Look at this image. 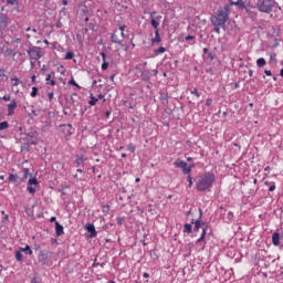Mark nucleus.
Listing matches in <instances>:
<instances>
[{"mask_svg": "<svg viewBox=\"0 0 283 283\" xmlns=\"http://www.w3.org/2000/svg\"><path fill=\"white\" fill-rule=\"evenodd\" d=\"M50 260L48 259V251H40L38 254V264L42 266L48 264Z\"/></svg>", "mask_w": 283, "mask_h": 283, "instance_id": "nucleus-9", "label": "nucleus"}, {"mask_svg": "<svg viewBox=\"0 0 283 283\" xmlns=\"http://www.w3.org/2000/svg\"><path fill=\"white\" fill-rule=\"evenodd\" d=\"M256 8L260 12H265V14H271L274 8L282 10V7L275 0H258Z\"/></svg>", "mask_w": 283, "mask_h": 283, "instance_id": "nucleus-2", "label": "nucleus"}, {"mask_svg": "<svg viewBox=\"0 0 283 283\" xmlns=\"http://www.w3.org/2000/svg\"><path fill=\"white\" fill-rule=\"evenodd\" d=\"M12 81H13V86L14 87H17V85H19V83H20L18 77H13Z\"/></svg>", "mask_w": 283, "mask_h": 283, "instance_id": "nucleus-36", "label": "nucleus"}, {"mask_svg": "<svg viewBox=\"0 0 283 283\" xmlns=\"http://www.w3.org/2000/svg\"><path fill=\"white\" fill-rule=\"evenodd\" d=\"M109 116H112V112L107 111V112L105 113V117H106V118H109Z\"/></svg>", "mask_w": 283, "mask_h": 283, "instance_id": "nucleus-50", "label": "nucleus"}, {"mask_svg": "<svg viewBox=\"0 0 283 283\" xmlns=\"http://www.w3.org/2000/svg\"><path fill=\"white\" fill-rule=\"evenodd\" d=\"M15 260L18 262H22L23 261V253L21 252V250L15 252Z\"/></svg>", "mask_w": 283, "mask_h": 283, "instance_id": "nucleus-22", "label": "nucleus"}, {"mask_svg": "<svg viewBox=\"0 0 283 283\" xmlns=\"http://www.w3.org/2000/svg\"><path fill=\"white\" fill-rule=\"evenodd\" d=\"M2 101H10V95H4V96L2 97Z\"/></svg>", "mask_w": 283, "mask_h": 283, "instance_id": "nucleus-48", "label": "nucleus"}, {"mask_svg": "<svg viewBox=\"0 0 283 283\" xmlns=\"http://www.w3.org/2000/svg\"><path fill=\"white\" fill-rule=\"evenodd\" d=\"M128 149H129V151H132V154H134L136 151V147H134V146H129Z\"/></svg>", "mask_w": 283, "mask_h": 283, "instance_id": "nucleus-44", "label": "nucleus"}, {"mask_svg": "<svg viewBox=\"0 0 283 283\" xmlns=\"http://www.w3.org/2000/svg\"><path fill=\"white\" fill-rule=\"evenodd\" d=\"M22 174H23V179H28V176H30V170L28 168H23L22 170Z\"/></svg>", "mask_w": 283, "mask_h": 283, "instance_id": "nucleus-32", "label": "nucleus"}, {"mask_svg": "<svg viewBox=\"0 0 283 283\" xmlns=\"http://www.w3.org/2000/svg\"><path fill=\"white\" fill-rule=\"evenodd\" d=\"M63 6H67V0H62Z\"/></svg>", "mask_w": 283, "mask_h": 283, "instance_id": "nucleus-60", "label": "nucleus"}, {"mask_svg": "<svg viewBox=\"0 0 283 283\" xmlns=\"http://www.w3.org/2000/svg\"><path fill=\"white\" fill-rule=\"evenodd\" d=\"M36 94H39V88L36 86H33L32 92H31L32 98H34L36 96Z\"/></svg>", "mask_w": 283, "mask_h": 283, "instance_id": "nucleus-31", "label": "nucleus"}, {"mask_svg": "<svg viewBox=\"0 0 283 283\" xmlns=\"http://www.w3.org/2000/svg\"><path fill=\"white\" fill-rule=\"evenodd\" d=\"M56 28H63V23L57 22V23H56Z\"/></svg>", "mask_w": 283, "mask_h": 283, "instance_id": "nucleus-56", "label": "nucleus"}, {"mask_svg": "<svg viewBox=\"0 0 283 283\" xmlns=\"http://www.w3.org/2000/svg\"><path fill=\"white\" fill-rule=\"evenodd\" d=\"M188 182H189V187H193V181L191 179V176L189 175L188 176Z\"/></svg>", "mask_w": 283, "mask_h": 283, "instance_id": "nucleus-40", "label": "nucleus"}, {"mask_svg": "<svg viewBox=\"0 0 283 283\" xmlns=\"http://www.w3.org/2000/svg\"><path fill=\"white\" fill-rule=\"evenodd\" d=\"M160 33L158 30L155 31V38L151 40V43H160Z\"/></svg>", "mask_w": 283, "mask_h": 283, "instance_id": "nucleus-17", "label": "nucleus"}, {"mask_svg": "<svg viewBox=\"0 0 283 283\" xmlns=\"http://www.w3.org/2000/svg\"><path fill=\"white\" fill-rule=\"evenodd\" d=\"M229 14H231L230 4H226L223 9L218 10L217 14L211 18L212 25L224 29V25L229 21Z\"/></svg>", "mask_w": 283, "mask_h": 283, "instance_id": "nucleus-1", "label": "nucleus"}, {"mask_svg": "<svg viewBox=\"0 0 283 283\" xmlns=\"http://www.w3.org/2000/svg\"><path fill=\"white\" fill-rule=\"evenodd\" d=\"M269 191H275V185L270 186Z\"/></svg>", "mask_w": 283, "mask_h": 283, "instance_id": "nucleus-51", "label": "nucleus"}, {"mask_svg": "<svg viewBox=\"0 0 283 283\" xmlns=\"http://www.w3.org/2000/svg\"><path fill=\"white\" fill-rule=\"evenodd\" d=\"M271 32H272V35L274 36L275 35V29L273 27L270 29L269 34H271Z\"/></svg>", "mask_w": 283, "mask_h": 283, "instance_id": "nucleus-47", "label": "nucleus"}, {"mask_svg": "<svg viewBox=\"0 0 283 283\" xmlns=\"http://www.w3.org/2000/svg\"><path fill=\"white\" fill-rule=\"evenodd\" d=\"M48 98H49V101H52V98H54V93H49Z\"/></svg>", "mask_w": 283, "mask_h": 283, "instance_id": "nucleus-45", "label": "nucleus"}, {"mask_svg": "<svg viewBox=\"0 0 283 283\" xmlns=\"http://www.w3.org/2000/svg\"><path fill=\"white\" fill-rule=\"evenodd\" d=\"M52 76H54V72H52L51 74H49V75L46 76V81H51Z\"/></svg>", "mask_w": 283, "mask_h": 283, "instance_id": "nucleus-46", "label": "nucleus"}, {"mask_svg": "<svg viewBox=\"0 0 283 283\" xmlns=\"http://www.w3.org/2000/svg\"><path fill=\"white\" fill-rule=\"evenodd\" d=\"M120 32H125V25L119 27Z\"/></svg>", "mask_w": 283, "mask_h": 283, "instance_id": "nucleus-58", "label": "nucleus"}, {"mask_svg": "<svg viewBox=\"0 0 283 283\" xmlns=\"http://www.w3.org/2000/svg\"><path fill=\"white\" fill-rule=\"evenodd\" d=\"M96 103H98V98L91 95V101L88 102V105H96Z\"/></svg>", "mask_w": 283, "mask_h": 283, "instance_id": "nucleus-29", "label": "nucleus"}, {"mask_svg": "<svg viewBox=\"0 0 283 283\" xmlns=\"http://www.w3.org/2000/svg\"><path fill=\"white\" fill-rule=\"evenodd\" d=\"M193 39H196V36H192V35L186 36V41H193Z\"/></svg>", "mask_w": 283, "mask_h": 283, "instance_id": "nucleus-42", "label": "nucleus"}, {"mask_svg": "<svg viewBox=\"0 0 283 283\" xmlns=\"http://www.w3.org/2000/svg\"><path fill=\"white\" fill-rule=\"evenodd\" d=\"M8 6H19V0H7Z\"/></svg>", "mask_w": 283, "mask_h": 283, "instance_id": "nucleus-33", "label": "nucleus"}, {"mask_svg": "<svg viewBox=\"0 0 283 283\" xmlns=\"http://www.w3.org/2000/svg\"><path fill=\"white\" fill-rule=\"evenodd\" d=\"M119 39H122V41H123V39H125V31H120V36H119Z\"/></svg>", "mask_w": 283, "mask_h": 283, "instance_id": "nucleus-49", "label": "nucleus"}, {"mask_svg": "<svg viewBox=\"0 0 283 283\" xmlns=\"http://www.w3.org/2000/svg\"><path fill=\"white\" fill-rule=\"evenodd\" d=\"M50 222H56V217H52V218L50 219Z\"/></svg>", "mask_w": 283, "mask_h": 283, "instance_id": "nucleus-57", "label": "nucleus"}, {"mask_svg": "<svg viewBox=\"0 0 283 283\" xmlns=\"http://www.w3.org/2000/svg\"><path fill=\"white\" fill-rule=\"evenodd\" d=\"M167 52V49L165 46H160L159 49L155 50V54L158 56V54H165Z\"/></svg>", "mask_w": 283, "mask_h": 283, "instance_id": "nucleus-23", "label": "nucleus"}, {"mask_svg": "<svg viewBox=\"0 0 283 283\" xmlns=\"http://www.w3.org/2000/svg\"><path fill=\"white\" fill-rule=\"evenodd\" d=\"M175 167H178L179 169H182L184 174H191V167H187V163L182 161L180 159H177L175 161Z\"/></svg>", "mask_w": 283, "mask_h": 283, "instance_id": "nucleus-8", "label": "nucleus"}, {"mask_svg": "<svg viewBox=\"0 0 283 283\" xmlns=\"http://www.w3.org/2000/svg\"><path fill=\"white\" fill-rule=\"evenodd\" d=\"M9 180H10V182H17V180H19V176L11 174V175L9 176Z\"/></svg>", "mask_w": 283, "mask_h": 283, "instance_id": "nucleus-30", "label": "nucleus"}, {"mask_svg": "<svg viewBox=\"0 0 283 283\" xmlns=\"http://www.w3.org/2000/svg\"><path fill=\"white\" fill-rule=\"evenodd\" d=\"M64 130L67 132L70 136L71 134H74V128H72V124L64 125Z\"/></svg>", "mask_w": 283, "mask_h": 283, "instance_id": "nucleus-20", "label": "nucleus"}, {"mask_svg": "<svg viewBox=\"0 0 283 283\" xmlns=\"http://www.w3.org/2000/svg\"><path fill=\"white\" fill-rule=\"evenodd\" d=\"M85 229L87 230V232L90 233V238H96V228L94 227L93 223H88L85 226Z\"/></svg>", "mask_w": 283, "mask_h": 283, "instance_id": "nucleus-10", "label": "nucleus"}, {"mask_svg": "<svg viewBox=\"0 0 283 283\" xmlns=\"http://www.w3.org/2000/svg\"><path fill=\"white\" fill-rule=\"evenodd\" d=\"M28 54L30 59H33V61H39V59H41V48L33 46L28 50Z\"/></svg>", "mask_w": 283, "mask_h": 283, "instance_id": "nucleus-6", "label": "nucleus"}, {"mask_svg": "<svg viewBox=\"0 0 283 283\" xmlns=\"http://www.w3.org/2000/svg\"><path fill=\"white\" fill-rule=\"evenodd\" d=\"M160 19H163V15H156L150 21V25H153V28H155V32H156V30H158V25H160V22H159Z\"/></svg>", "mask_w": 283, "mask_h": 283, "instance_id": "nucleus-11", "label": "nucleus"}, {"mask_svg": "<svg viewBox=\"0 0 283 283\" xmlns=\"http://www.w3.org/2000/svg\"><path fill=\"white\" fill-rule=\"evenodd\" d=\"M55 233L56 235H63V226H61V223L55 222Z\"/></svg>", "mask_w": 283, "mask_h": 283, "instance_id": "nucleus-15", "label": "nucleus"}, {"mask_svg": "<svg viewBox=\"0 0 283 283\" xmlns=\"http://www.w3.org/2000/svg\"><path fill=\"white\" fill-rule=\"evenodd\" d=\"M65 59H66V61H71V59H74V52H72V51L66 52Z\"/></svg>", "mask_w": 283, "mask_h": 283, "instance_id": "nucleus-27", "label": "nucleus"}, {"mask_svg": "<svg viewBox=\"0 0 283 283\" xmlns=\"http://www.w3.org/2000/svg\"><path fill=\"white\" fill-rule=\"evenodd\" d=\"M214 32H217V34H220V27H214Z\"/></svg>", "mask_w": 283, "mask_h": 283, "instance_id": "nucleus-52", "label": "nucleus"}, {"mask_svg": "<svg viewBox=\"0 0 283 283\" xmlns=\"http://www.w3.org/2000/svg\"><path fill=\"white\" fill-rule=\"evenodd\" d=\"M10 24V18L6 15L4 13H0V36L3 39V30L8 28Z\"/></svg>", "mask_w": 283, "mask_h": 283, "instance_id": "nucleus-5", "label": "nucleus"}, {"mask_svg": "<svg viewBox=\"0 0 283 283\" xmlns=\"http://www.w3.org/2000/svg\"><path fill=\"white\" fill-rule=\"evenodd\" d=\"M111 39L112 42L117 43V45H120V43H123V39H120L118 34H116V32L112 33Z\"/></svg>", "mask_w": 283, "mask_h": 283, "instance_id": "nucleus-14", "label": "nucleus"}, {"mask_svg": "<svg viewBox=\"0 0 283 283\" xmlns=\"http://www.w3.org/2000/svg\"><path fill=\"white\" fill-rule=\"evenodd\" d=\"M97 97L105 102V96L103 94H99Z\"/></svg>", "mask_w": 283, "mask_h": 283, "instance_id": "nucleus-54", "label": "nucleus"}, {"mask_svg": "<svg viewBox=\"0 0 283 283\" xmlns=\"http://www.w3.org/2000/svg\"><path fill=\"white\" fill-rule=\"evenodd\" d=\"M216 181V175L208 172L201 177L197 182L198 191H207L211 185Z\"/></svg>", "mask_w": 283, "mask_h": 283, "instance_id": "nucleus-3", "label": "nucleus"}, {"mask_svg": "<svg viewBox=\"0 0 283 283\" xmlns=\"http://www.w3.org/2000/svg\"><path fill=\"white\" fill-rule=\"evenodd\" d=\"M150 18H151V19H156V11H153V12L150 13Z\"/></svg>", "mask_w": 283, "mask_h": 283, "instance_id": "nucleus-53", "label": "nucleus"}, {"mask_svg": "<svg viewBox=\"0 0 283 283\" xmlns=\"http://www.w3.org/2000/svg\"><path fill=\"white\" fill-rule=\"evenodd\" d=\"M191 230H192L191 224L186 223V224L184 226V231H185V233H191Z\"/></svg>", "mask_w": 283, "mask_h": 283, "instance_id": "nucleus-25", "label": "nucleus"}, {"mask_svg": "<svg viewBox=\"0 0 283 283\" xmlns=\"http://www.w3.org/2000/svg\"><path fill=\"white\" fill-rule=\"evenodd\" d=\"M50 84H51V85H56V82H55L54 80H52V81L50 82Z\"/></svg>", "mask_w": 283, "mask_h": 283, "instance_id": "nucleus-62", "label": "nucleus"}, {"mask_svg": "<svg viewBox=\"0 0 283 283\" xmlns=\"http://www.w3.org/2000/svg\"><path fill=\"white\" fill-rule=\"evenodd\" d=\"M20 252L25 253L27 255H32V249H30V245H27L25 248H20Z\"/></svg>", "mask_w": 283, "mask_h": 283, "instance_id": "nucleus-18", "label": "nucleus"}, {"mask_svg": "<svg viewBox=\"0 0 283 283\" xmlns=\"http://www.w3.org/2000/svg\"><path fill=\"white\" fill-rule=\"evenodd\" d=\"M8 127H9L8 122H1L0 123V132H3V129H8Z\"/></svg>", "mask_w": 283, "mask_h": 283, "instance_id": "nucleus-26", "label": "nucleus"}, {"mask_svg": "<svg viewBox=\"0 0 283 283\" xmlns=\"http://www.w3.org/2000/svg\"><path fill=\"white\" fill-rule=\"evenodd\" d=\"M249 76H253V70L249 71Z\"/></svg>", "mask_w": 283, "mask_h": 283, "instance_id": "nucleus-61", "label": "nucleus"}, {"mask_svg": "<svg viewBox=\"0 0 283 283\" xmlns=\"http://www.w3.org/2000/svg\"><path fill=\"white\" fill-rule=\"evenodd\" d=\"M75 163H76L77 167H81V165H83V158H81V157L76 158Z\"/></svg>", "mask_w": 283, "mask_h": 283, "instance_id": "nucleus-34", "label": "nucleus"}, {"mask_svg": "<svg viewBox=\"0 0 283 283\" xmlns=\"http://www.w3.org/2000/svg\"><path fill=\"white\" fill-rule=\"evenodd\" d=\"M280 76H283V69H282L281 72H280Z\"/></svg>", "mask_w": 283, "mask_h": 283, "instance_id": "nucleus-64", "label": "nucleus"}, {"mask_svg": "<svg viewBox=\"0 0 283 283\" xmlns=\"http://www.w3.org/2000/svg\"><path fill=\"white\" fill-rule=\"evenodd\" d=\"M107 67H109V63L104 62V63L102 64V70H107Z\"/></svg>", "mask_w": 283, "mask_h": 283, "instance_id": "nucleus-38", "label": "nucleus"}, {"mask_svg": "<svg viewBox=\"0 0 283 283\" xmlns=\"http://www.w3.org/2000/svg\"><path fill=\"white\" fill-rule=\"evenodd\" d=\"M199 220H197L195 222V231H199L200 229H202V234L201 237L197 240V244L199 242H202V240H205V237L207 235V223H200V219L202 218V209H199Z\"/></svg>", "mask_w": 283, "mask_h": 283, "instance_id": "nucleus-4", "label": "nucleus"}, {"mask_svg": "<svg viewBox=\"0 0 283 283\" xmlns=\"http://www.w3.org/2000/svg\"><path fill=\"white\" fill-rule=\"evenodd\" d=\"M265 74H266V76H271L272 75L271 71H268V70H265Z\"/></svg>", "mask_w": 283, "mask_h": 283, "instance_id": "nucleus-55", "label": "nucleus"}, {"mask_svg": "<svg viewBox=\"0 0 283 283\" xmlns=\"http://www.w3.org/2000/svg\"><path fill=\"white\" fill-rule=\"evenodd\" d=\"M276 57H277V54L272 53V54L270 55V63H277Z\"/></svg>", "mask_w": 283, "mask_h": 283, "instance_id": "nucleus-28", "label": "nucleus"}, {"mask_svg": "<svg viewBox=\"0 0 283 283\" xmlns=\"http://www.w3.org/2000/svg\"><path fill=\"white\" fill-rule=\"evenodd\" d=\"M123 222H125V219H123V218H120V217L117 218V224L120 226V224H123Z\"/></svg>", "mask_w": 283, "mask_h": 283, "instance_id": "nucleus-41", "label": "nucleus"}, {"mask_svg": "<svg viewBox=\"0 0 283 283\" xmlns=\"http://www.w3.org/2000/svg\"><path fill=\"white\" fill-rule=\"evenodd\" d=\"M191 94H195L197 98H200V92H198V88H195L193 91H191Z\"/></svg>", "mask_w": 283, "mask_h": 283, "instance_id": "nucleus-35", "label": "nucleus"}, {"mask_svg": "<svg viewBox=\"0 0 283 283\" xmlns=\"http://www.w3.org/2000/svg\"><path fill=\"white\" fill-rule=\"evenodd\" d=\"M211 103H213V101H212L211 98H208V99L206 101L207 107H211Z\"/></svg>", "mask_w": 283, "mask_h": 283, "instance_id": "nucleus-39", "label": "nucleus"}, {"mask_svg": "<svg viewBox=\"0 0 283 283\" xmlns=\"http://www.w3.org/2000/svg\"><path fill=\"white\" fill-rule=\"evenodd\" d=\"M69 83H70V85H74L75 87H81V86H78V84L74 81V78H72Z\"/></svg>", "mask_w": 283, "mask_h": 283, "instance_id": "nucleus-37", "label": "nucleus"}, {"mask_svg": "<svg viewBox=\"0 0 283 283\" xmlns=\"http://www.w3.org/2000/svg\"><path fill=\"white\" fill-rule=\"evenodd\" d=\"M155 76H158V70H153Z\"/></svg>", "mask_w": 283, "mask_h": 283, "instance_id": "nucleus-59", "label": "nucleus"}, {"mask_svg": "<svg viewBox=\"0 0 283 283\" xmlns=\"http://www.w3.org/2000/svg\"><path fill=\"white\" fill-rule=\"evenodd\" d=\"M27 136H28L29 138H36V136H39V134L36 133V129L31 128V129H29V130L27 132Z\"/></svg>", "mask_w": 283, "mask_h": 283, "instance_id": "nucleus-16", "label": "nucleus"}, {"mask_svg": "<svg viewBox=\"0 0 283 283\" xmlns=\"http://www.w3.org/2000/svg\"><path fill=\"white\" fill-rule=\"evenodd\" d=\"M36 187H39V180H36V178H30L27 187L29 193L34 196V193H36Z\"/></svg>", "mask_w": 283, "mask_h": 283, "instance_id": "nucleus-7", "label": "nucleus"}, {"mask_svg": "<svg viewBox=\"0 0 283 283\" xmlns=\"http://www.w3.org/2000/svg\"><path fill=\"white\" fill-rule=\"evenodd\" d=\"M144 277H149V273L145 272Z\"/></svg>", "mask_w": 283, "mask_h": 283, "instance_id": "nucleus-63", "label": "nucleus"}, {"mask_svg": "<svg viewBox=\"0 0 283 283\" xmlns=\"http://www.w3.org/2000/svg\"><path fill=\"white\" fill-rule=\"evenodd\" d=\"M272 243L274 244V247H280V233L279 232L273 233Z\"/></svg>", "mask_w": 283, "mask_h": 283, "instance_id": "nucleus-13", "label": "nucleus"}, {"mask_svg": "<svg viewBox=\"0 0 283 283\" xmlns=\"http://www.w3.org/2000/svg\"><path fill=\"white\" fill-rule=\"evenodd\" d=\"M256 65H258V67H264V65H266V60H264L263 57L258 59Z\"/></svg>", "mask_w": 283, "mask_h": 283, "instance_id": "nucleus-21", "label": "nucleus"}, {"mask_svg": "<svg viewBox=\"0 0 283 283\" xmlns=\"http://www.w3.org/2000/svg\"><path fill=\"white\" fill-rule=\"evenodd\" d=\"M142 78L143 81H149V71L142 72Z\"/></svg>", "mask_w": 283, "mask_h": 283, "instance_id": "nucleus-24", "label": "nucleus"}, {"mask_svg": "<svg viewBox=\"0 0 283 283\" xmlns=\"http://www.w3.org/2000/svg\"><path fill=\"white\" fill-rule=\"evenodd\" d=\"M228 220H233V212H228Z\"/></svg>", "mask_w": 283, "mask_h": 283, "instance_id": "nucleus-43", "label": "nucleus"}, {"mask_svg": "<svg viewBox=\"0 0 283 283\" xmlns=\"http://www.w3.org/2000/svg\"><path fill=\"white\" fill-rule=\"evenodd\" d=\"M230 6H238L239 8H244V3L242 2V0H237L235 2H233V0H230Z\"/></svg>", "mask_w": 283, "mask_h": 283, "instance_id": "nucleus-19", "label": "nucleus"}, {"mask_svg": "<svg viewBox=\"0 0 283 283\" xmlns=\"http://www.w3.org/2000/svg\"><path fill=\"white\" fill-rule=\"evenodd\" d=\"M14 109H17V101L13 99L10 104H8L9 116H12V114H14Z\"/></svg>", "mask_w": 283, "mask_h": 283, "instance_id": "nucleus-12", "label": "nucleus"}]
</instances>
